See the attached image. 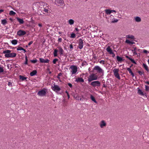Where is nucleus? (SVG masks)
<instances>
[{"label": "nucleus", "mask_w": 149, "mask_h": 149, "mask_svg": "<svg viewBox=\"0 0 149 149\" xmlns=\"http://www.w3.org/2000/svg\"><path fill=\"white\" fill-rule=\"evenodd\" d=\"M137 89V93L140 95L141 96L146 95V93H144L139 88H138Z\"/></svg>", "instance_id": "10"}, {"label": "nucleus", "mask_w": 149, "mask_h": 149, "mask_svg": "<svg viewBox=\"0 0 149 149\" xmlns=\"http://www.w3.org/2000/svg\"><path fill=\"white\" fill-rule=\"evenodd\" d=\"M127 70L129 71V73L131 74L132 77H133L134 75V73L132 72L131 69L130 68H127Z\"/></svg>", "instance_id": "18"}, {"label": "nucleus", "mask_w": 149, "mask_h": 149, "mask_svg": "<svg viewBox=\"0 0 149 149\" xmlns=\"http://www.w3.org/2000/svg\"><path fill=\"white\" fill-rule=\"evenodd\" d=\"M16 14V13L13 10L10 11L9 14L10 15H14Z\"/></svg>", "instance_id": "34"}, {"label": "nucleus", "mask_w": 149, "mask_h": 149, "mask_svg": "<svg viewBox=\"0 0 149 149\" xmlns=\"http://www.w3.org/2000/svg\"><path fill=\"white\" fill-rule=\"evenodd\" d=\"M25 61L24 63V64L26 65H27L28 64V59L26 56L25 57Z\"/></svg>", "instance_id": "41"}, {"label": "nucleus", "mask_w": 149, "mask_h": 149, "mask_svg": "<svg viewBox=\"0 0 149 149\" xmlns=\"http://www.w3.org/2000/svg\"><path fill=\"white\" fill-rule=\"evenodd\" d=\"M140 49H137H137H136V51H138V52H140Z\"/></svg>", "instance_id": "62"}, {"label": "nucleus", "mask_w": 149, "mask_h": 149, "mask_svg": "<svg viewBox=\"0 0 149 149\" xmlns=\"http://www.w3.org/2000/svg\"><path fill=\"white\" fill-rule=\"evenodd\" d=\"M90 98L91 100L94 102H95L96 103H97V102L95 100V97L92 95H91Z\"/></svg>", "instance_id": "27"}, {"label": "nucleus", "mask_w": 149, "mask_h": 149, "mask_svg": "<svg viewBox=\"0 0 149 149\" xmlns=\"http://www.w3.org/2000/svg\"><path fill=\"white\" fill-rule=\"evenodd\" d=\"M103 87H106L107 86V84H103Z\"/></svg>", "instance_id": "59"}, {"label": "nucleus", "mask_w": 149, "mask_h": 149, "mask_svg": "<svg viewBox=\"0 0 149 149\" xmlns=\"http://www.w3.org/2000/svg\"><path fill=\"white\" fill-rule=\"evenodd\" d=\"M97 78L98 76L96 74L92 73L89 76L88 81V82H90L92 81L97 80Z\"/></svg>", "instance_id": "3"}, {"label": "nucleus", "mask_w": 149, "mask_h": 149, "mask_svg": "<svg viewBox=\"0 0 149 149\" xmlns=\"http://www.w3.org/2000/svg\"><path fill=\"white\" fill-rule=\"evenodd\" d=\"M48 12L49 13H50L51 12V10H48L47 9V13H48Z\"/></svg>", "instance_id": "58"}, {"label": "nucleus", "mask_w": 149, "mask_h": 149, "mask_svg": "<svg viewBox=\"0 0 149 149\" xmlns=\"http://www.w3.org/2000/svg\"><path fill=\"white\" fill-rule=\"evenodd\" d=\"M62 39L61 38H58V41L59 42H62Z\"/></svg>", "instance_id": "49"}, {"label": "nucleus", "mask_w": 149, "mask_h": 149, "mask_svg": "<svg viewBox=\"0 0 149 149\" xmlns=\"http://www.w3.org/2000/svg\"><path fill=\"white\" fill-rule=\"evenodd\" d=\"M118 20L117 19H114V20L112 21L111 22L112 23H114L115 22H116L118 21Z\"/></svg>", "instance_id": "45"}, {"label": "nucleus", "mask_w": 149, "mask_h": 149, "mask_svg": "<svg viewBox=\"0 0 149 149\" xmlns=\"http://www.w3.org/2000/svg\"><path fill=\"white\" fill-rule=\"evenodd\" d=\"M58 51L60 55H63L64 51L63 49L61 47H58Z\"/></svg>", "instance_id": "14"}, {"label": "nucleus", "mask_w": 149, "mask_h": 149, "mask_svg": "<svg viewBox=\"0 0 149 149\" xmlns=\"http://www.w3.org/2000/svg\"><path fill=\"white\" fill-rule=\"evenodd\" d=\"M37 73L36 70H34L30 73V75L31 76H32L35 75Z\"/></svg>", "instance_id": "21"}, {"label": "nucleus", "mask_w": 149, "mask_h": 149, "mask_svg": "<svg viewBox=\"0 0 149 149\" xmlns=\"http://www.w3.org/2000/svg\"><path fill=\"white\" fill-rule=\"evenodd\" d=\"M17 19L20 24H23L24 23V21L22 19L20 18L19 17L17 18Z\"/></svg>", "instance_id": "20"}, {"label": "nucleus", "mask_w": 149, "mask_h": 149, "mask_svg": "<svg viewBox=\"0 0 149 149\" xmlns=\"http://www.w3.org/2000/svg\"><path fill=\"white\" fill-rule=\"evenodd\" d=\"M106 125L107 124L104 120H102L100 123V126L101 128H103L104 127L106 126Z\"/></svg>", "instance_id": "11"}, {"label": "nucleus", "mask_w": 149, "mask_h": 149, "mask_svg": "<svg viewBox=\"0 0 149 149\" xmlns=\"http://www.w3.org/2000/svg\"><path fill=\"white\" fill-rule=\"evenodd\" d=\"M113 71L115 77L118 79H120V77L118 73L119 71V69L115 68L113 70Z\"/></svg>", "instance_id": "7"}, {"label": "nucleus", "mask_w": 149, "mask_h": 149, "mask_svg": "<svg viewBox=\"0 0 149 149\" xmlns=\"http://www.w3.org/2000/svg\"><path fill=\"white\" fill-rule=\"evenodd\" d=\"M4 11V10H0V13H1L3 12Z\"/></svg>", "instance_id": "56"}, {"label": "nucleus", "mask_w": 149, "mask_h": 149, "mask_svg": "<svg viewBox=\"0 0 149 149\" xmlns=\"http://www.w3.org/2000/svg\"><path fill=\"white\" fill-rule=\"evenodd\" d=\"M143 68L146 70V71L148 72H149V70L148 69V67L147 65L145 63H143Z\"/></svg>", "instance_id": "19"}, {"label": "nucleus", "mask_w": 149, "mask_h": 149, "mask_svg": "<svg viewBox=\"0 0 149 149\" xmlns=\"http://www.w3.org/2000/svg\"><path fill=\"white\" fill-rule=\"evenodd\" d=\"M136 49H137V48L136 47H135L134 48V50H132V52L133 53V54L134 55H136L137 54V52H136Z\"/></svg>", "instance_id": "26"}, {"label": "nucleus", "mask_w": 149, "mask_h": 149, "mask_svg": "<svg viewBox=\"0 0 149 149\" xmlns=\"http://www.w3.org/2000/svg\"><path fill=\"white\" fill-rule=\"evenodd\" d=\"M68 85L70 88L72 87V84H68Z\"/></svg>", "instance_id": "61"}, {"label": "nucleus", "mask_w": 149, "mask_h": 149, "mask_svg": "<svg viewBox=\"0 0 149 149\" xmlns=\"http://www.w3.org/2000/svg\"><path fill=\"white\" fill-rule=\"evenodd\" d=\"M76 37L75 34L74 33H72L71 34L70 38H74Z\"/></svg>", "instance_id": "37"}, {"label": "nucleus", "mask_w": 149, "mask_h": 149, "mask_svg": "<svg viewBox=\"0 0 149 149\" xmlns=\"http://www.w3.org/2000/svg\"><path fill=\"white\" fill-rule=\"evenodd\" d=\"M11 51L9 50H7L3 51V53L5 54V56L6 58H13L15 57L16 56V54L15 53H10Z\"/></svg>", "instance_id": "1"}, {"label": "nucleus", "mask_w": 149, "mask_h": 149, "mask_svg": "<svg viewBox=\"0 0 149 149\" xmlns=\"http://www.w3.org/2000/svg\"><path fill=\"white\" fill-rule=\"evenodd\" d=\"M107 51L108 52L109 54H112L113 51L112 49H111V47L110 46H108L106 49Z\"/></svg>", "instance_id": "13"}, {"label": "nucleus", "mask_w": 149, "mask_h": 149, "mask_svg": "<svg viewBox=\"0 0 149 149\" xmlns=\"http://www.w3.org/2000/svg\"><path fill=\"white\" fill-rule=\"evenodd\" d=\"M91 85H92L93 86L95 87L96 86H100V84H91Z\"/></svg>", "instance_id": "53"}, {"label": "nucleus", "mask_w": 149, "mask_h": 149, "mask_svg": "<svg viewBox=\"0 0 149 149\" xmlns=\"http://www.w3.org/2000/svg\"><path fill=\"white\" fill-rule=\"evenodd\" d=\"M74 98L76 99V100H81V98L80 96L78 95L77 94H75L74 96Z\"/></svg>", "instance_id": "15"}, {"label": "nucleus", "mask_w": 149, "mask_h": 149, "mask_svg": "<svg viewBox=\"0 0 149 149\" xmlns=\"http://www.w3.org/2000/svg\"><path fill=\"white\" fill-rule=\"evenodd\" d=\"M70 68L71 70V72L72 75L75 74L77 71V68L76 66L72 65L70 66Z\"/></svg>", "instance_id": "4"}, {"label": "nucleus", "mask_w": 149, "mask_h": 149, "mask_svg": "<svg viewBox=\"0 0 149 149\" xmlns=\"http://www.w3.org/2000/svg\"><path fill=\"white\" fill-rule=\"evenodd\" d=\"M116 59L118 61V62H120L123 61V59L122 58L120 57L119 56H116Z\"/></svg>", "instance_id": "25"}, {"label": "nucleus", "mask_w": 149, "mask_h": 149, "mask_svg": "<svg viewBox=\"0 0 149 149\" xmlns=\"http://www.w3.org/2000/svg\"><path fill=\"white\" fill-rule=\"evenodd\" d=\"M62 74L61 73H59L58 74V75L57 76V78L58 79H60V77L62 75Z\"/></svg>", "instance_id": "42"}, {"label": "nucleus", "mask_w": 149, "mask_h": 149, "mask_svg": "<svg viewBox=\"0 0 149 149\" xmlns=\"http://www.w3.org/2000/svg\"><path fill=\"white\" fill-rule=\"evenodd\" d=\"M58 51V50L57 49H55L54 52V57H56L57 56V52Z\"/></svg>", "instance_id": "24"}, {"label": "nucleus", "mask_w": 149, "mask_h": 149, "mask_svg": "<svg viewBox=\"0 0 149 149\" xmlns=\"http://www.w3.org/2000/svg\"><path fill=\"white\" fill-rule=\"evenodd\" d=\"M19 80L20 81H26L27 77L22 75L19 76Z\"/></svg>", "instance_id": "16"}, {"label": "nucleus", "mask_w": 149, "mask_h": 149, "mask_svg": "<svg viewBox=\"0 0 149 149\" xmlns=\"http://www.w3.org/2000/svg\"><path fill=\"white\" fill-rule=\"evenodd\" d=\"M22 50L24 51V53H25V52H26V50L24 48H23V50Z\"/></svg>", "instance_id": "63"}, {"label": "nucleus", "mask_w": 149, "mask_h": 149, "mask_svg": "<svg viewBox=\"0 0 149 149\" xmlns=\"http://www.w3.org/2000/svg\"><path fill=\"white\" fill-rule=\"evenodd\" d=\"M7 23V21L6 19H4L1 21V23L3 25H5Z\"/></svg>", "instance_id": "36"}, {"label": "nucleus", "mask_w": 149, "mask_h": 149, "mask_svg": "<svg viewBox=\"0 0 149 149\" xmlns=\"http://www.w3.org/2000/svg\"><path fill=\"white\" fill-rule=\"evenodd\" d=\"M48 72L50 74L52 73L47 68V73Z\"/></svg>", "instance_id": "51"}, {"label": "nucleus", "mask_w": 149, "mask_h": 149, "mask_svg": "<svg viewBox=\"0 0 149 149\" xmlns=\"http://www.w3.org/2000/svg\"><path fill=\"white\" fill-rule=\"evenodd\" d=\"M111 54L112 55V56L113 57H114L115 56V54H114L113 52H112V54Z\"/></svg>", "instance_id": "54"}, {"label": "nucleus", "mask_w": 149, "mask_h": 149, "mask_svg": "<svg viewBox=\"0 0 149 149\" xmlns=\"http://www.w3.org/2000/svg\"><path fill=\"white\" fill-rule=\"evenodd\" d=\"M74 21L72 19H70L68 21V23L70 25H73L74 24Z\"/></svg>", "instance_id": "22"}, {"label": "nucleus", "mask_w": 149, "mask_h": 149, "mask_svg": "<svg viewBox=\"0 0 149 149\" xmlns=\"http://www.w3.org/2000/svg\"><path fill=\"white\" fill-rule=\"evenodd\" d=\"M126 37L128 39H134V36L133 35H128L126 36Z\"/></svg>", "instance_id": "29"}, {"label": "nucleus", "mask_w": 149, "mask_h": 149, "mask_svg": "<svg viewBox=\"0 0 149 149\" xmlns=\"http://www.w3.org/2000/svg\"><path fill=\"white\" fill-rule=\"evenodd\" d=\"M75 30L77 31H79V29L77 28H75Z\"/></svg>", "instance_id": "57"}, {"label": "nucleus", "mask_w": 149, "mask_h": 149, "mask_svg": "<svg viewBox=\"0 0 149 149\" xmlns=\"http://www.w3.org/2000/svg\"><path fill=\"white\" fill-rule=\"evenodd\" d=\"M70 49H73V45H72L71 44L70 45Z\"/></svg>", "instance_id": "48"}, {"label": "nucleus", "mask_w": 149, "mask_h": 149, "mask_svg": "<svg viewBox=\"0 0 149 149\" xmlns=\"http://www.w3.org/2000/svg\"><path fill=\"white\" fill-rule=\"evenodd\" d=\"M135 19L136 22H139L141 21V18L138 16L136 17L135 18Z\"/></svg>", "instance_id": "23"}, {"label": "nucleus", "mask_w": 149, "mask_h": 149, "mask_svg": "<svg viewBox=\"0 0 149 149\" xmlns=\"http://www.w3.org/2000/svg\"><path fill=\"white\" fill-rule=\"evenodd\" d=\"M91 84H100L98 81H94L91 82Z\"/></svg>", "instance_id": "40"}, {"label": "nucleus", "mask_w": 149, "mask_h": 149, "mask_svg": "<svg viewBox=\"0 0 149 149\" xmlns=\"http://www.w3.org/2000/svg\"><path fill=\"white\" fill-rule=\"evenodd\" d=\"M17 50H23V48L22 47L20 46H19L17 47Z\"/></svg>", "instance_id": "38"}, {"label": "nucleus", "mask_w": 149, "mask_h": 149, "mask_svg": "<svg viewBox=\"0 0 149 149\" xmlns=\"http://www.w3.org/2000/svg\"><path fill=\"white\" fill-rule=\"evenodd\" d=\"M18 41L16 40H13L11 41V43L13 45H15L17 43Z\"/></svg>", "instance_id": "32"}, {"label": "nucleus", "mask_w": 149, "mask_h": 149, "mask_svg": "<svg viewBox=\"0 0 149 149\" xmlns=\"http://www.w3.org/2000/svg\"><path fill=\"white\" fill-rule=\"evenodd\" d=\"M58 61V59L57 58H55L53 60V64H55L56 63V62Z\"/></svg>", "instance_id": "39"}, {"label": "nucleus", "mask_w": 149, "mask_h": 149, "mask_svg": "<svg viewBox=\"0 0 149 149\" xmlns=\"http://www.w3.org/2000/svg\"><path fill=\"white\" fill-rule=\"evenodd\" d=\"M26 34V32L25 31L21 30L18 31L17 33V35L19 36L24 35Z\"/></svg>", "instance_id": "9"}, {"label": "nucleus", "mask_w": 149, "mask_h": 149, "mask_svg": "<svg viewBox=\"0 0 149 149\" xmlns=\"http://www.w3.org/2000/svg\"><path fill=\"white\" fill-rule=\"evenodd\" d=\"M83 40L81 39H79L78 41V47L80 49H82L83 47Z\"/></svg>", "instance_id": "8"}, {"label": "nucleus", "mask_w": 149, "mask_h": 149, "mask_svg": "<svg viewBox=\"0 0 149 149\" xmlns=\"http://www.w3.org/2000/svg\"><path fill=\"white\" fill-rule=\"evenodd\" d=\"M38 25L39 26H40V27H41V26H42V24H38Z\"/></svg>", "instance_id": "60"}, {"label": "nucleus", "mask_w": 149, "mask_h": 149, "mask_svg": "<svg viewBox=\"0 0 149 149\" xmlns=\"http://www.w3.org/2000/svg\"><path fill=\"white\" fill-rule=\"evenodd\" d=\"M88 63L86 62L85 61H82L81 63V66H86L88 65Z\"/></svg>", "instance_id": "30"}, {"label": "nucleus", "mask_w": 149, "mask_h": 149, "mask_svg": "<svg viewBox=\"0 0 149 149\" xmlns=\"http://www.w3.org/2000/svg\"><path fill=\"white\" fill-rule=\"evenodd\" d=\"M100 63L101 64H102L103 65H104L105 64V61L104 60H102L100 62Z\"/></svg>", "instance_id": "46"}, {"label": "nucleus", "mask_w": 149, "mask_h": 149, "mask_svg": "<svg viewBox=\"0 0 149 149\" xmlns=\"http://www.w3.org/2000/svg\"><path fill=\"white\" fill-rule=\"evenodd\" d=\"M46 93V91L45 89H42L39 91L37 93L38 96L40 97H43L45 96Z\"/></svg>", "instance_id": "6"}, {"label": "nucleus", "mask_w": 149, "mask_h": 149, "mask_svg": "<svg viewBox=\"0 0 149 149\" xmlns=\"http://www.w3.org/2000/svg\"><path fill=\"white\" fill-rule=\"evenodd\" d=\"M37 61L36 59L32 60L31 61V62L33 63H36L37 62Z\"/></svg>", "instance_id": "43"}, {"label": "nucleus", "mask_w": 149, "mask_h": 149, "mask_svg": "<svg viewBox=\"0 0 149 149\" xmlns=\"http://www.w3.org/2000/svg\"><path fill=\"white\" fill-rule=\"evenodd\" d=\"M33 43V41H30L29 43H28V45L29 46H30Z\"/></svg>", "instance_id": "50"}, {"label": "nucleus", "mask_w": 149, "mask_h": 149, "mask_svg": "<svg viewBox=\"0 0 149 149\" xmlns=\"http://www.w3.org/2000/svg\"><path fill=\"white\" fill-rule=\"evenodd\" d=\"M65 92L67 93V95L68 96V98H69V97H70V95H69V93H68V92L67 91H66Z\"/></svg>", "instance_id": "47"}, {"label": "nucleus", "mask_w": 149, "mask_h": 149, "mask_svg": "<svg viewBox=\"0 0 149 149\" xmlns=\"http://www.w3.org/2000/svg\"><path fill=\"white\" fill-rule=\"evenodd\" d=\"M125 57L126 58L128 59L129 60H130L132 62L134 63V64H136V62L132 58L128 56H126Z\"/></svg>", "instance_id": "17"}, {"label": "nucleus", "mask_w": 149, "mask_h": 149, "mask_svg": "<svg viewBox=\"0 0 149 149\" xmlns=\"http://www.w3.org/2000/svg\"><path fill=\"white\" fill-rule=\"evenodd\" d=\"M143 52L144 53H147L148 52L147 51V50L145 49H144L143 50Z\"/></svg>", "instance_id": "52"}, {"label": "nucleus", "mask_w": 149, "mask_h": 149, "mask_svg": "<svg viewBox=\"0 0 149 149\" xmlns=\"http://www.w3.org/2000/svg\"><path fill=\"white\" fill-rule=\"evenodd\" d=\"M75 81L77 83H83L84 82V80L81 77H78L76 78Z\"/></svg>", "instance_id": "12"}, {"label": "nucleus", "mask_w": 149, "mask_h": 149, "mask_svg": "<svg viewBox=\"0 0 149 149\" xmlns=\"http://www.w3.org/2000/svg\"><path fill=\"white\" fill-rule=\"evenodd\" d=\"M44 11H45V12H47V9H44Z\"/></svg>", "instance_id": "64"}, {"label": "nucleus", "mask_w": 149, "mask_h": 149, "mask_svg": "<svg viewBox=\"0 0 149 149\" xmlns=\"http://www.w3.org/2000/svg\"><path fill=\"white\" fill-rule=\"evenodd\" d=\"M54 86H52V90L57 94H61L62 92L60 87L56 84H54Z\"/></svg>", "instance_id": "2"}, {"label": "nucleus", "mask_w": 149, "mask_h": 149, "mask_svg": "<svg viewBox=\"0 0 149 149\" xmlns=\"http://www.w3.org/2000/svg\"><path fill=\"white\" fill-rule=\"evenodd\" d=\"M105 11L107 15H110L111 13V11L109 9H106Z\"/></svg>", "instance_id": "28"}, {"label": "nucleus", "mask_w": 149, "mask_h": 149, "mask_svg": "<svg viewBox=\"0 0 149 149\" xmlns=\"http://www.w3.org/2000/svg\"><path fill=\"white\" fill-rule=\"evenodd\" d=\"M111 13H113V12H114L115 13H116V12L115 10H111Z\"/></svg>", "instance_id": "55"}, {"label": "nucleus", "mask_w": 149, "mask_h": 149, "mask_svg": "<svg viewBox=\"0 0 149 149\" xmlns=\"http://www.w3.org/2000/svg\"><path fill=\"white\" fill-rule=\"evenodd\" d=\"M138 73L139 74V75L142 76L143 75L144 76V73L143 71H139L138 72Z\"/></svg>", "instance_id": "31"}, {"label": "nucleus", "mask_w": 149, "mask_h": 149, "mask_svg": "<svg viewBox=\"0 0 149 149\" xmlns=\"http://www.w3.org/2000/svg\"><path fill=\"white\" fill-rule=\"evenodd\" d=\"M145 90L146 91H149V87L147 86H145Z\"/></svg>", "instance_id": "44"}, {"label": "nucleus", "mask_w": 149, "mask_h": 149, "mask_svg": "<svg viewBox=\"0 0 149 149\" xmlns=\"http://www.w3.org/2000/svg\"><path fill=\"white\" fill-rule=\"evenodd\" d=\"M40 62L41 63H47V60H45L42 58H40Z\"/></svg>", "instance_id": "35"}, {"label": "nucleus", "mask_w": 149, "mask_h": 149, "mask_svg": "<svg viewBox=\"0 0 149 149\" xmlns=\"http://www.w3.org/2000/svg\"><path fill=\"white\" fill-rule=\"evenodd\" d=\"M125 42L129 44H133L134 43V42L130 41L129 40L127 39L126 40Z\"/></svg>", "instance_id": "33"}, {"label": "nucleus", "mask_w": 149, "mask_h": 149, "mask_svg": "<svg viewBox=\"0 0 149 149\" xmlns=\"http://www.w3.org/2000/svg\"><path fill=\"white\" fill-rule=\"evenodd\" d=\"M93 71H96L99 74L103 73L104 71L99 66L96 65L94 67L93 69Z\"/></svg>", "instance_id": "5"}]
</instances>
